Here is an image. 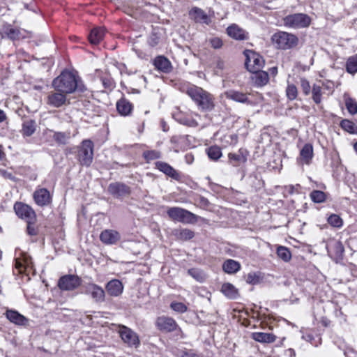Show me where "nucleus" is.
I'll return each mask as SVG.
<instances>
[{
  "label": "nucleus",
  "mask_w": 357,
  "mask_h": 357,
  "mask_svg": "<svg viewBox=\"0 0 357 357\" xmlns=\"http://www.w3.org/2000/svg\"><path fill=\"white\" fill-rule=\"evenodd\" d=\"M301 88L305 96H307L310 93L311 86L310 82L304 77L301 78Z\"/></svg>",
  "instance_id": "obj_49"
},
{
  "label": "nucleus",
  "mask_w": 357,
  "mask_h": 357,
  "mask_svg": "<svg viewBox=\"0 0 357 357\" xmlns=\"http://www.w3.org/2000/svg\"><path fill=\"white\" fill-rule=\"evenodd\" d=\"M222 268L225 273L234 274L240 270L241 264L234 259H227L223 263Z\"/></svg>",
  "instance_id": "obj_31"
},
{
  "label": "nucleus",
  "mask_w": 357,
  "mask_h": 357,
  "mask_svg": "<svg viewBox=\"0 0 357 357\" xmlns=\"http://www.w3.org/2000/svg\"><path fill=\"white\" fill-rule=\"evenodd\" d=\"M181 357H202L192 350L183 351Z\"/></svg>",
  "instance_id": "obj_56"
},
{
  "label": "nucleus",
  "mask_w": 357,
  "mask_h": 357,
  "mask_svg": "<svg viewBox=\"0 0 357 357\" xmlns=\"http://www.w3.org/2000/svg\"><path fill=\"white\" fill-rule=\"evenodd\" d=\"M143 157L147 162H149L151 160L160 158L161 153L157 150H148L143 153Z\"/></svg>",
  "instance_id": "obj_44"
},
{
  "label": "nucleus",
  "mask_w": 357,
  "mask_h": 357,
  "mask_svg": "<svg viewBox=\"0 0 357 357\" xmlns=\"http://www.w3.org/2000/svg\"><path fill=\"white\" fill-rule=\"evenodd\" d=\"M277 255L279 258H280L284 261H289L291 257V255L289 250L283 246L278 247L277 250Z\"/></svg>",
  "instance_id": "obj_43"
},
{
  "label": "nucleus",
  "mask_w": 357,
  "mask_h": 357,
  "mask_svg": "<svg viewBox=\"0 0 357 357\" xmlns=\"http://www.w3.org/2000/svg\"><path fill=\"white\" fill-rule=\"evenodd\" d=\"M245 55L246 56L245 65L250 72L259 71L262 68L264 61L259 54L251 50H247L245 52Z\"/></svg>",
  "instance_id": "obj_7"
},
{
  "label": "nucleus",
  "mask_w": 357,
  "mask_h": 357,
  "mask_svg": "<svg viewBox=\"0 0 357 357\" xmlns=\"http://www.w3.org/2000/svg\"><path fill=\"white\" fill-rule=\"evenodd\" d=\"M328 222L333 227H340L342 225V220L336 214L330 215L328 218Z\"/></svg>",
  "instance_id": "obj_47"
},
{
  "label": "nucleus",
  "mask_w": 357,
  "mask_h": 357,
  "mask_svg": "<svg viewBox=\"0 0 357 357\" xmlns=\"http://www.w3.org/2000/svg\"><path fill=\"white\" fill-rule=\"evenodd\" d=\"M199 204H200L202 206H204V207H206V206H208V204H209V202H208V200L206 198L202 197H200V199H199Z\"/></svg>",
  "instance_id": "obj_58"
},
{
  "label": "nucleus",
  "mask_w": 357,
  "mask_h": 357,
  "mask_svg": "<svg viewBox=\"0 0 357 357\" xmlns=\"http://www.w3.org/2000/svg\"><path fill=\"white\" fill-rule=\"evenodd\" d=\"M22 259L26 268L30 267L32 265L31 257L28 256L26 254H23Z\"/></svg>",
  "instance_id": "obj_55"
},
{
  "label": "nucleus",
  "mask_w": 357,
  "mask_h": 357,
  "mask_svg": "<svg viewBox=\"0 0 357 357\" xmlns=\"http://www.w3.org/2000/svg\"><path fill=\"white\" fill-rule=\"evenodd\" d=\"M353 147L355 152L357 153V141L353 144Z\"/></svg>",
  "instance_id": "obj_64"
},
{
  "label": "nucleus",
  "mask_w": 357,
  "mask_h": 357,
  "mask_svg": "<svg viewBox=\"0 0 357 357\" xmlns=\"http://www.w3.org/2000/svg\"><path fill=\"white\" fill-rule=\"evenodd\" d=\"M259 281V278L256 273H250L246 277V282L249 284H257Z\"/></svg>",
  "instance_id": "obj_52"
},
{
  "label": "nucleus",
  "mask_w": 357,
  "mask_h": 357,
  "mask_svg": "<svg viewBox=\"0 0 357 357\" xmlns=\"http://www.w3.org/2000/svg\"><path fill=\"white\" fill-rule=\"evenodd\" d=\"M271 40L277 48L289 50L297 45L298 38L294 34L280 31L272 36Z\"/></svg>",
  "instance_id": "obj_3"
},
{
  "label": "nucleus",
  "mask_w": 357,
  "mask_h": 357,
  "mask_svg": "<svg viewBox=\"0 0 357 357\" xmlns=\"http://www.w3.org/2000/svg\"><path fill=\"white\" fill-rule=\"evenodd\" d=\"M185 161L187 164L191 165L194 161V155L192 153H187L185 155Z\"/></svg>",
  "instance_id": "obj_57"
},
{
  "label": "nucleus",
  "mask_w": 357,
  "mask_h": 357,
  "mask_svg": "<svg viewBox=\"0 0 357 357\" xmlns=\"http://www.w3.org/2000/svg\"><path fill=\"white\" fill-rule=\"evenodd\" d=\"M173 234L176 238L182 241H188L192 238L195 236L194 232L189 229H176L173 231Z\"/></svg>",
  "instance_id": "obj_33"
},
{
  "label": "nucleus",
  "mask_w": 357,
  "mask_h": 357,
  "mask_svg": "<svg viewBox=\"0 0 357 357\" xmlns=\"http://www.w3.org/2000/svg\"><path fill=\"white\" fill-rule=\"evenodd\" d=\"M15 268L19 271L20 273H23V271L26 269L22 257H19L15 259Z\"/></svg>",
  "instance_id": "obj_54"
},
{
  "label": "nucleus",
  "mask_w": 357,
  "mask_h": 357,
  "mask_svg": "<svg viewBox=\"0 0 357 357\" xmlns=\"http://www.w3.org/2000/svg\"><path fill=\"white\" fill-rule=\"evenodd\" d=\"M5 34L11 40H19L26 37L25 31L8 26L5 30Z\"/></svg>",
  "instance_id": "obj_32"
},
{
  "label": "nucleus",
  "mask_w": 357,
  "mask_h": 357,
  "mask_svg": "<svg viewBox=\"0 0 357 357\" xmlns=\"http://www.w3.org/2000/svg\"><path fill=\"white\" fill-rule=\"evenodd\" d=\"M225 94L227 99L232 100L238 102L245 103L248 102L247 93H244L238 91L229 90L226 91Z\"/></svg>",
  "instance_id": "obj_27"
},
{
  "label": "nucleus",
  "mask_w": 357,
  "mask_h": 357,
  "mask_svg": "<svg viewBox=\"0 0 357 357\" xmlns=\"http://www.w3.org/2000/svg\"><path fill=\"white\" fill-rule=\"evenodd\" d=\"M66 102V96L65 93L59 91L50 92L47 98V105L54 107H59L64 105Z\"/></svg>",
  "instance_id": "obj_19"
},
{
  "label": "nucleus",
  "mask_w": 357,
  "mask_h": 357,
  "mask_svg": "<svg viewBox=\"0 0 357 357\" xmlns=\"http://www.w3.org/2000/svg\"><path fill=\"white\" fill-rule=\"evenodd\" d=\"M155 325L158 329L166 333L172 332L178 328V325L173 318L165 316L158 317Z\"/></svg>",
  "instance_id": "obj_12"
},
{
  "label": "nucleus",
  "mask_w": 357,
  "mask_h": 357,
  "mask_svg": "<svg viewBox=\"0 0 357 357\" xmlns=\"http://www.w3.org/2000/svg\"><path fill=\"white\" fill-rule=\"evenodd\" d=\"M217 67L220 69L224 68V62L222 61H218L217 63Z\"/></svg>",
  "instance_id": "obj_62"
},
{
  "label": "nucleus",
  "mask_w": 357,
  "mask_h": 357,
  "mask_svg": "<svg viewBox=\"0 0 357 357\" xmlns=\"http://www.w3.org/2000/svg\"><path fill=\"white\" fill-rule=\"evenodd\" d=\"M104 35H105L104 28H102V27L95 28L91 30V31L89 36V40L91 44L97 45L102 40Z\"/></svg>",
  "instance_id": "obj_29"
},
{
  "label": "nucleus",
  "mask_w": 357,
  "mask_h": 357,
  "mask_svg": "<svg viewBox=\"0 0 357 357\" xmlns=\"http://www.w3.org/2000/svg\"><path fill=\"white\" fill-rule=\"evenodd\" d=\"M188 273L198 282H203L205 280L204 273L197 268H190L188 271Z\"/></svg>",
  "instance_id": "obj_46"
},
{
  "label": "nucleus",
  "mask_w": 357,
  "mask_h": 357,
  "mask_svg": "<svg viewBox=\"0 0 357 357\" xmlns=\"http://www.w3.org/2000/svg\"><path fill=\"white\" fill-rule=\"evenodd\" d=\"M154 66L158 70L165 73H169L172 69L171 62L162 56H157L155 59Z\"/></svg>",
  "instance_id": "obj_25"
},
{
  "label": "nucleus",
  "mask_w": 357,
  "mask_h": 357,
  "mask_svg": "<svg viewBox=\"0 0 357 357\" xmlns=\"http://www.w3.org/2000/svg\"><path fill=\"white\" fill-rule=\"evenodd\" d=\"M14 210L16 215L25 221L36 220L34 210L29 205L22 202H16L14 204Z\"/></svg>",
  "instance_id": "obj_11"
},
{
  "label": "nucleus",
  "mask_w": 357,
  "mask_h": 357,
  "mask_svg": "<svg viewBox=\"0 0 357 357\" xmlns=\"http://www.w3.org/2000/svg\"><path fill=\"white\" fill-rule=\"evenodd\" d=\"M161 30L159 28L154 29L148 38V43L151 47L158 45L161 40Z\"/></svg>",
  "instance_id": "obj_36"
},
{
  "label": "nucleus",
  "mask_w": 357,
  "mask_h": 357,
  "mask_svg": "<svg viewBox=\"0 0 357 357\" xmlns=\"http://www.w3.org/2000/svg\"><path fill=\"white\" fill-rule=\"evenodd\" d=\"M340 126L344 130L349 132H352L354 128L353 122L347 119L342 120L340 123Z\"/></svg>",
  "instance_id": "obj_51"
},
{
  "label": "nucleus",
  "mask_w": 357,
  "mask_h": 357,
  "mask_svg": "<svg viewBox=\"0 0 357 357\" xmlns=\"http://www.w3.org/2000/svg\"><path fill=\"white\" fill-rule=\"evenodd\" d=\"M34 202L40 207L50 205L52 202V196L50 192L45 188H37L33 193Z\"/></svg>",
  "instance_id": "obj_10"
},
{
  "label": "nucleus",
  "mask_w": 357,
  "mask_h": 357,
  "mask_svg": "<svg viewBox=\"0 0 357 357\" xmlns=\"http://www.w3.org/2000/svg\"><path fill=\"white\" fill-rule=\"evenodd\" d=\"M287 353L291 356V357H295L296 354L294 349H289L287 350Z\"/></svg>",
  "instance_id": "obj_63"
},
{
  "label": "nucleus",
  "mask_w": 357,
  "mask_h": 357,
  "mask_svg": "<svg viewBox=\"0 0 357 357\" xmlns=\"http://www.w3.org/2000/svg\"><path fill=\"white\" fill-rule=\"evenodd\" d=\"M109 192L116 198L127 196L130 194V188L121 183H113L108 187Z\"/></svg>",
  "instance_id": "obj_17"
},
{
  "label": "nucleus",
  "mask_w": 357,
  "mask_h": 357,
  "mask_svg": "<svg viewBox=\"0 0 357 357\" xmlns=\"http://www.w3.org/2000/svg\"><path fill=\"white\" fill-rule=\"evenodd\" d=\"M84 293L91 296L96 303H102L105 300V292L99 285L94 283H87L83 285Z\"/></svg>",
  "instance_id": "obj_8"
},
{
  "label": "nucleus",
  "mask_w": 357,
  "mask_h": 357,
  "mask_svg": "<svg viewBox=\"0 0 357 357\" xmlns=\"http://www.w3.org/2000/svg\"><path fill=\"white\" fill-rule=\"evenodd\" d=\"M6 119V114L3 110L0 109V123L3 122Z\"/></svg>",
  "instance_id": "obj_60"
},
{
  "label": "nucleus",
  "mask_w": 357,
  "mask_h": 357,
  "mask_svg": "<svg viewBox=\"0 0 357 357\" xmlns=\"http://www.w3.org/2000/svg\"><path fill=\"white\" fill-rule=\"evenodd\" d=\"M270 71H271V75H273V76L276 75L277 73H278V68L277 67H273L270 69Z\"/></svg>",
  "instance_id": "obj_61"
},
{
  "label": "nucleus",
  "mask_w": 357,
  "mask_h": 357,
  "mask_svg": "<svg viewBox=\"0 0 357 357\" xmlns=\"http://www.w3.org/2000/svg\"><path fill=\"white\" fill-rule=\"evenodd\" d=\"M298 90L294 84H288L286 88V96L289 100H294L297 98Z\"/></svg>",
  "instance_id": "obj_45"
},
{
  "label": "nucleus",
  "mask_w": 357,
  "mask_h": 357,
  "mask_svg": "<svg viewBox=\"0 0 357 357\" xmlns=\"http://www.w3.org/2000/svg\"><path fill=\"white\" fill-rule=\"evenodd\" d=\"M313 158V147L310 144H305L300 151L299 162L309 165Z\"/></svg>",
  "instance_id": "obj_24"
},
{
  "label": "nucleus",
  "mask_w": 357,
  "mask_h": 357,
  "mask_svg": "<svg viewBox=\"0 0 357 357\" xmlns=\"http://www.w3.org/2000/svg\"><path fill=\"white\" fill-rule=\"evenodd\" d=\"M345 106L351 115L357 113V102L349 96H344Z\"/></svg>",
  "instance_id": "obj_39"
},
{
  "label": "nucleus",
  "mask_w": 357,
  "mask_h": 357,
  "mask_svg": "<svg viewBox=\"0 0 357 357\" xmlns=\"http://www.w3.org/2000/svg\"><path fill=\"white\" fill-rule=\"evenodd\" d=\"M252 337L257 342L262 343H273L276 340V336L273 333L256 332L252 334Z\"/></svg>",
  "instance_id": "obj_28"
},
{
  "label": "nucleus",
  "mask_w": 357,
  "mask_h": 357,
  "mask_svg": "<svg viewBox=\"0 0 357 357\" xmlns=\"http://www.w3.org/2000/svg\"><path fill=\"white\" fill-rule=\"evenodd\" d=\"M227 33L236 40H245L249 38L248 33L236 24H232L227 27Z\"/></svg>",
  "instance_id": "obj_15"
},
{
  "label": "nucleus",
  "mask_w": 357,
  "mask_h": 357,
  "mask_svg": "<svg viewBox=\"0 0 357 357\" xmlns=\"http://www.w3.org/2000/svg\"><path fill=\"white\" fill-rule=\"evenodd\" d=\"M36 123L34 120L29 119L23 122L22 124V135L25 136H31L36 131Z\"/></svg>",
  "instance_id": "obj_35"
},
{
  "label": "nucleus",
  "mask_w": 357,
  "mask_h": 357,
  "mask_svg": "<svg viewBox=\"0 0 357 357\" xmlns=\"http://www.w3.org/2000/svg\"><path fill=\"white\" fill-rule=\"evenodd\" d=\"M208 158L213 160H218L222 156V151L219 146H212L206 149Z\"/></svg>",
  "instance_id": "obj_38"
},
{
  "label": "nucleus",
  "mask_w": 357,
  "mask_h": 357,
  "mask_svg": "<svg viewBox=\"0 0 357 357\" xmlns=\"http://www.w3.org/2000/svg\"><path fill=\"white\" fill-rule=\"evenodd\" d=\"M172 114V117L181 124L190 127H195L198 126V123L196 119L189 118L186 114L183 113L178 109L174 110Z\"/></svg>",
  "instance_id": "obj_21"
},
{
  "label": "nucleus",
  "mask_w": 357,
  "mask_h": 357,
  "mask_svg": "<svg viewBox=\"0 0 357 357\" xmlns=\"http://www.w3.org/2000/svg\"><path fill=\"white\" fill-rule=\"evenodd\" d=\"M82 280L77 275H66L58 282V286L63 291H72L81 285Z\"/></svg>",
  "instance_id": "obj_9"
},
{
  "label": "nucleus",
  "mask_w": 357,
  "mask_h": 357,
  "mask_svg": "<svg viewBox=\"0 0 357 357\" xmlns=\"http://www.w3.org/2000/svg\"><path fill=\"white\" fill-rule=\"evenodd\" d=\"M105 289L109 296L118 297L121 295L123 291V285L120 280L113 279L106 284Z\"/></svg>",
  "instance_id": "obj_20"
},
{
  "label": "nucleus",
  "mask_w": 357,
  "mask_h": 357,
  "mask_svg": "<svg viewBox=\"0 0 357 357\" xmlns=\"http://www.w3.org/2000/svg\"><path fill=\"white\" fill-rule=\"evenodd\" d=\"M222 292L229 298L235 299L238 297V290L230 283H225L221 288Z\"/></svg>",
  "instance_id": "obj_34"
},
{
  "label": "nucleus",
  "mask_w": 357,
  "mask_h": 357,
  "mask_svg": "<svg viewBox=\"0 0 357 357\" xmlns=\"http://www.w3.org/2000/svg\"><path fill=\"white\" fill-rule=\"evenodd\" d=\"M70 132H54L53 139L60 144H66L70 139Z\"/></svg>",
  "instance_id": "obj_37"
},
{
  "label": "nucleus",
  "mask_w": 357,
  "mask_h": 357,
  "mask_svg": "<svg viewBox=\"0 0 357 357\" xmlns=\"http://www.w3.org/2000/svg\"><path fill=\"white\" fill-rule=\"evenodd\" d=\"M119 334L122 340L129 346L137 347L139 344V340L136 333L126 326H121Z\"/></svg>",
  "instance_id": "obj_13"
},
{
  "label": "nucleus",
  "mask_w": 357,
  "mask_h": 357,
  "mask_svg": "<svg viewBox=\"0 0 357 357\" xmlns=\"http://www.w3.org/2000/svg\"><path fill=\"white\" fill-rule=\"evenodd\" d=\"M252 73V79L255 86H263L268 82L269 75L267 72L259 70Z\"/></svg>",
  "instance_id": "obj_26"
},
{
  "label": "nucleus",
  "mask_w": 357,
  "mask_h": 357,
  "mask_svg": "<svg viewBox=\"0 0 357 357\" xmlns=\"http://www.w3.org/2000/svg\"><path fill=\"white\" fill-rule=\"evenodd\" d=\"M6 318L13 324L21 326H29V319L14 310H7L5 312Z\"/></svg>",
  "instance_id": "obj_18"
},
{
  "label": "nucleus",
  "mask_w": 357,
  "mask_h": 357,
  "mask_svg": "<svg viewBox=\"0 0 357 357\" xmlns=\"http://www.w3.org/2000/svg\"><path fill=\"white\" fill-rule=\"evenodd\" d=\"M155 167L167 176L176 181H181V174L167 162L158 161L155 163Z\"/></svg>",
  "instance_id": "obj_16"
},
{
  "label": "nucleus",
  "mask_w": 357,
  "mask_h": 357,
  "mask_svg": "<svg viewBox=\"0 0 357 357\" xmlns=\"http://www.w3.org/2000/svg\"><path fill=\"white\" fill-rule=\"evenodd\" d=\"M116 106L118 112L124 116H129L133 109L132 104L125 98L119 100Z\"/></svg>",
  "instance_id": "obj_23"
},
{
  "label": "nucleus",
  "mask_w": 357,
  "mask_h": 357,
  "mask_svg": "<svg viewBox=\"0 0 357 357\" xmlns=\"http://www.w3.org/2000/svg\"><path fill=\"white\" fill-rule=\"evenodd\" d=\"M186 93L201 109L211 111L213 109L214 103L212 95L202 88L191 86L187 89Z\"/></svg>",
  "instance_id": "obj_2"
},
{
  "label": "nucleus",
  "mask_w": 357,
  "mask_h": 357,
  "mask_svg": "<svg viewBox=\"0 0 357 357\" xmlns=\"http://www.w3.org/2000/svg\"><path fill=\"white\" fill-rule=\"evenodd\" d=\"M311 199L315 203H322L326 200V195L321 190H313L310 194Z\"/></svg>",
  "instance_id": "obj_42"
},
{
  "label": "nucleus",
  "mask_w": 357,
  "mask_h": 357,
  "mask_svg": "<svg viewBox=\"0 0 357 357\" xmlns=\"http://www.w3.org/2000/svg\"><path fill=\"white\" fill-rule=\"evenodd\" d=\"M93 143L90 139H84L78 147L77 160L83 166L89 167L93 162Z\"/></svg>",
  "instance_id": "obj_6"
},
{
  "label": "nucleus",
  "mask_w": 357,
  "mask_h": 357,
  "mask_svg": "<svg viewBox=\"0 0 357 357\" xmlns=\"http://www.w3.org/2000/svg\"><path fill=\"white\" fill-rule=\"evenodd\" d=\"M334 245H335V248H336V250H337V251L338 252H340V253H342L343 252L344 248H343L342 245L340 242H336Z\"/></svg>",
  "instance_id": "obj_59"
},
{
  "label": "nucleus",
  "mask_w": 357,
  "mask_h": 357,
  "mask_svg": "<svg viewBox=\"0 0 357 357\" xmlns=\"http://www.w3.org/2000/svg\"><path fill=\"white\" fill-rule=\"evenodd\" d=\"M190 18L196 23L209 25L211 23V18L202 9L198 7H193L189 11Z\"/></svg>",
  "instance_id": "obj_14"
},
{
  "label": "nucleus",
  "mask_w": 357,
  "mask_h": 357,
  "mask_svg": "<svg viewBox=\"0 0 357 357\" xmlns=\"http://www.w3.org/2000/svg\"><path fill=\"white\" fill-rule=\"evenodd\" d=\"M167 213L172 220L183 224H195L199 219L197 215L181 207H170Z\"/></svg>",
  "instance_id": "obj_4"
},
{
  "label": "nucleus",
  "mask_w": 357,
  "mask_h": 357,
  "mask_svg": "<svg viewBox=\"0 0 357 357\" xmlns=\"http://www.w3.org/2000/svg\"><path fill=\"white\" fill-rule=\"evenodd\" d=\"M209 43L214 49H219L222 46V41L219 38H213L209 40Z\"/></svg>",
  "instance_id": "obj_53"
},
{
  "label": "nucleus",
  "mask_w": 357,
  "mask_h": 357,
  "mask_svg": "<svg viewBox=\"0 0 357 357\" xmlns=\"http://www.w3.org/2000/svg\"><path fill=\"white\" fill-rule=\"evenodd\" d=\"M310 17L304 13L289 15L283 19L284 25L286 27L294 29L307 27L310 26Z\"/></svg>",
  "instance_id": "obj_5"
},
{
  "label": "nucleus",
  "mask_w": 357,
  "mask_h": 357,
  "mask_svg": "<svg viewBox=\"0 0 357 357\" xmlns=\"http://www.w3.org/2000/svg\"><path fill=\"white\" fill-rule=\"evenodd\" d=\"M171 308L177 312L183 313L187 311V306L183 303L173 302L170 305Z\"/></svg>",
  "instance_id": "obj_48"
},
{
  "label": "nucleus",
  "mask_w": 357,
  "mask_h": 357,
  "mask_svg": "<svg viewBox=\"0 0 357 357\" xmlns=\"http://www.w3.org/2000/svg\"><path fill=\"white\" fill-rule=\"evenodd\" d=\"M100 238L105 244H115L120 240V234L115 230L105 229L101 232Z\"/></svg>",
  "instance_id": "obj_22"
},
{
  "label": "nucleus",
  "mask_w": 357,
  "mask_h": 357,
  "mask_svg": "<svg viewBox=\"0 0 357 357\" xmlns=\"http://www.w3.org/2000/svg\"><path fill=\"white\" fill-rule=\"evenodd\" d=\"M36 221V220H31L26 221L27 223V227H26L27 233L30 236H36L38 234V230L36 229V228L34 226Z\"/></svg>",
  "instance_id": "obj_50"
},
{
  "label": "nucleus",
  "mask_w": 357,
  "mask_h": 357,
  "mask_svg": "<svg viewBox=\"0 0 357 357\" xmlns=\"http://www.w3.org/2000/svg\"><path fill=\"white\" fill-rule=\"evenodd\" d=\"M229 162L233 166H237L240 163H244L247 161V155L243 151L240 149L238 153H230L228 155Z\"/></svg>",
  "instance_id": "obj_30"
},
{
  "label": "nucleus",
  "mask_w": 357,
  "mask_h": 357,
  "mask_svg": "<svg viewBox=\"0 0 357 357\" xmlns=\"http://www.w3.org/2000/svg\"><path fill=\"white\" fill-rule=\"evenodd\" d=\"M312 100L319 105L321 102L322 90L321 87L319 85L314 84L312 89Z\"/></svg>",
  "instance_id": "obj_41"
},
{
  "label": "nucleus",
  "mask_w": 357,
  "mask_h": 357,
  "mask_svg": "<svg viewBox=\"0 0 357 357\" xmlns=\"http://www.w3.org/2000/svg\"><path fill=\"white\" fill-rule=\"evenodd\" d=\"M346 68L347 71L350 74L357 73V54L348 59Z\"/></svg>",
  "instance_id": "obj_40"
},
{
  "label": "nucleus",
  "mask_w": 357,
  "mask_h": 357,
  "mask_svg": "<svg viewBox=\"0 0 357 357\" xmlns=\"http://www.w3.org/2000/svg\"><path fill=\"white\" fill-rule=\"evenodd\" d=\"M52 85L56 91L66 94L72 93L76 91H83L84 88L79 77L68 70L63 71L55 78Z\"/></svg>",
  "instance_id": "obj_1"
}]
</instances>
